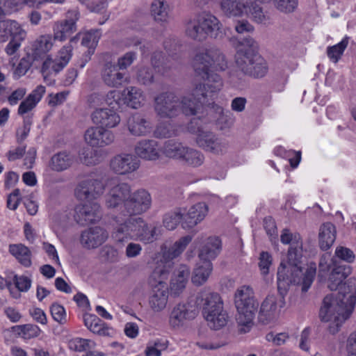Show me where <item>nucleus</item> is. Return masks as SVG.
I'll list each match as a JSON object with an SVG mask.
<instances>
[{
	"instance_id": "38",
	"label": "nucleus",
	"mask_w": 356,
	"mask_h": 356,
	"mask_svg": "<svg viewBox=\"0 0 356 356\" xmlns=\"http://www.w3.org/2000/svg\"><path fill=\"white\" fill-rule=\"evenodd\" d=\"M220 8L227 17H243L245 11L246 3L241 0H220Z\"/></svg>"
},
{
	"instance_id": "35",
	"label": "nucleus",
	"mask_w": 356,
	"mask_h": 356,
	"mask_svg": "<svg viewBox=\"0 0 356 356\" xmlns=\"http://www.w3.org/2000/svg\"><path fill=\"white\" fill-rule=\"evenodd\" d=\"M221 250V241L217 236H211L206 239L199 252V259L204 260L214 259Z\"/></svg>"
},
{
	"instance_id": "60",
	"label": "nucleus",
	"mask_w": 356,
	"mask_h": 356,
	"mask_svg": "<svg viewBox=\"0 0 356 356\" xmlns=\"http://www.w3.org/2000/svg\"><path fill=\"white\" fill-rule=\"evenodd\" d=\"M26 0H0V5H3L5 15L17 12L25 5Z\"/></svg>"
},
{
	"instance_id": "25",
	"label": "nucleus",
	"mask_w": 356,
	"mask_h": 356,
	"mask_svg": "<svg viewBox=\"0 0 356 356\" xmlns=\"http://www.w3.org/2000/svg\"><path fill=\"white\" fill-rule=\"evenodd\" d=\"M126 127L132 136H144L152 132V125L149 120L140 113L129 115L126 121Z\"/></svg>"
},
{
	"instance_id": "26",
	"label": "nucleus",
	"mask_w": 356,
	"mask_h": 356,
	"mask_svg": "<svg viewBox=\"0 0 356 356\" xmlns=\"http://www.w3.org/2000/svg\"><path fill=\"white\" fill-rule=\"evenodd\" d=\"M208 205L203 202H197L190 207L187 213H184V218L181 222V227L185 229H190L200 223L207 216Z\"/></svg>"
},
{
	"instance_id": "6",
	"label": "nucleus",
	"mask_w": 356,
	"mask_h": 356,
	"mask_svg": "<svg viewBox=\"0 0 356 356\" xmlns=\"http://www.w3.org/2000/svg\"><path fill=\"white\" fill-rule=\"evenodd\" d=\"M198 300L203 316L210 328L217 330L227 325L229 315L224 309V303L220 294L204 290L199 293Z\"/></svg>"
},
{
	"instance_id": "51",
	"label": "nucleus",
	"mask_w": 356,
	"mask_h": 356,
	"mask_svg": "<svg viewBox=\"0 0 356 356\" xmlns=\"http://www.w3.org/2000/svg\"><path fill=\"white\" fill-rule=\"evenodd\" d=\"M77 40V35L70 40V42L63 46L57 53L56 60L58 63V65L63 69L70 62L72 56L73 47L72 42Z\"/></svg>"
},
{
	"instance_id": "59",
	"label": "nucleus",
	"mask_w": 356,
	"mask_h": 356,
	"mask_svg": "<svg viewBox=\"0 0 356 356\" xmlns=\"http://www.w3.org/2000/svg\"><path fill=\"white\" fill-rule=\"evenodd\" d=\"M275 7L284 13H292L298 6V0H272Z\"/></svg>"
},
{
	"instance_id": "7",
	"label": "nucleus",
	"mask_w": 356,
	"mask_h": 356,
	"mask_svg": "<svg viewBox=\"0 0 356 356\" xmlns=\"http://www.w3.org/2000/svg\"><path fill=\"white\" fill-rule=\"evenodd\" d=\"M234 303L237 309L236 322L241 333L249 332L258 308L253 289L249 286L237 289L234 295Z\"/></svg>"
},
{
	"instance_id": "1",
	"label": "nucleus",
	"mask_w": 356,
	"mask_h": 356,
	"mask_svg": "<svg viewBox=\"0 0 356 356\" xmlns=\"http://www.w3.org/2000/svg\"><path fill=\"white\" fill-rule=\"evenodd\" d=\"M328 287L330 290H338L335 295L327 296L323 299L320 309V318L323 321L330 322L329 332L337 333L342 324L350 317L356 302V280L349 279L343 281L350 274V268L341 265L330 254H325L319 262V274L329 273Z\"/></svg>"
},
{
	"instance_id": "58",
	"label": "nucleus",
	"mask_w": 356,
	"mask_h": 356,
	"mask_svg": "<svg viewBox=\"0 0 356 356\" xmlns=\"http://www.w3.org/2000/svg\"><path fill=\"white\" fill-rule=\"evenodd\" d=\"M273 264V258L268 252H261L259 257V268L261 274L264 276L270 273V268Z\"/></svg>"
},
{
	"instance_id": "53",
	"label": "nucleus",
	"mask_w": 356,
	"mask_h": 356,
	"mask_svg": "<svg viewBox=\"0 0 356 356\" xmlns=\"http://www.w3.org/2000/svg\"><path fill=\"white\" fill-rule=\"evenodd\" d=\"M58 64L56 59H52L51 57L46 58L41 68V72L44 80H47L49 76L56 74L63 70Z\"/></svg>"
},
{
	"instance_id": "16",
	"label": "nucleus",
	"mask_w": 356,
	"mask_h": 356,
	"mask_svg": "<svg viewBox=\"0 0 356 356\" xmlns=\"http://www.w3.org/2000/svg\"><path fill=\"white\" fill-rule=\"evenodd\" d=\"M106 186L108 191L104 197L105 206L108 209H115L122 203L124 204L131 192L129 184L111 179L106 181Z\"/></svg>"
},
{
	"instance_id": "45",
	"label": "nucleus",
	"mask_w": 356,
	"mask_h": 356,
	"mask_svg": "<svg viewBox=\"0 0 356 356\" xmlns=\"http://www.w3.org/2000/svg\"><path fill=\"white\" fill-rule=\"evenodd\" d=\"M85 325L92 332L99 335H106L108 334V328L104 326V323L95 315L86 314L83 316Z\"/></svg>"
},
{
	"instance_id": "31",
	"label": "nucleus",
	"mask_w": 356,
	"mask_h": 356,
	"mask_svg": "<svg viewBox=\"0 0 356 356\" xmlns=\"http://www.w3.org/2000/svg\"><path fill=\"white\" fill-rule=\"evenodd\" d=\"M134 150L138 157L147 161H155L160 156L159 144L154 140H140L136 143Z\"/></svg>"
},
{
	"instance_id": "57",
	"label": "nucleus",
	"mask_w": 356,
	"mask_h": 356,
	"mask_svg": "<svg viewBox=\"0 0 356 356\" xmlns=\"http://www.w3.org/2000/svg\"><path fill=\"white\" fill-rule=\"evenodd\" d=\"M280 241L283 244H290V246H302L301 237L298 233H291L289 229H284L280 236Z\"/></svg>"
},
{
	"instance_id": "43",
	"label": "nucleus",
	"mask_w": 356,
	"mask_h": 356,
	"mask_svg": "<svg viewBox=\"0 0 356 356\" xmlns=\"http://www.w3.org/2000/svg\"><path fill=\"white\" fill-rule=\"evenodd\" d=\"M187 148L179 142L168 140L164 144L163 152L168 158L181 161Z\"/></svg>"
},
{
	"instance_id": "34",
	"label": "nucleus",
	"mask_w": 356,
	"mask_h": 356,
	"mask_svg": "<svg viewBox=\"0 0 356 356\" xmlns=\"http://www.w3.org/2000/svg\"><path fill=\"white\" fill-rule=\"evenodd\" d=\"M124 103L129 107L137 109L140 108L145 101L143 91L134 86L127 87L122 92Z\"/></svg>"
},
{
	"instance_id": "36",
	"label": "nucleus",
	"mask_w": 356,
	"mask_h": 356,
	"mask_svg": "<svg viewBox=\"0 0 356 356\" xmlns=\"http://www.w3.org/2000/svg\"><path fill=\"white\" fill-rule=\"evenodd\" d=\"M213 270L212 263L209 260L200 259L192 275V282L195 285H202L209 279Z\"/></svg>"
},
{
	"instance_id": "22",
	"label": "nucleus",
	"mask_w": 356,
	"mask_h": 356,
	"mask_svg": "<svg viewBox=\"0 0 356 356\" xmlns=\"http://www.w3.org/2000/svg\"><path fill=\"white\" fill-rule=\"evenodd\" d=\"M108 238V232L104 228L96 226L83 231L80 242L83 248L91 250L102 245Z\"/></svg>"
},
{
	"instance_id": "14",
	"label": "nucleus",
	"mask_w": 356,
	"mask_h": 356,
	"mask_svg": "<svg viewBox=\"0 0 356 356\" xmlns=\"http://www.w3.org/2000/svg\"><path fill=\"white\" fill-rule=\"evenodd\" d=\"M154 111L161 118H172L181 113L179 98L173 92H161L154 99Z\"/></svg>"
},
{
	"instance_id": "30",
	"label": "nucleus",
	"mask_w": 356,
	"mask_h": 356,
	"mask_svg": "<svg viewBox=\"0 0 356 356\" xmlns=\"http://www.w3.org/2000/svg\"><path fill=\"white\" fill-rule=\"evenodd\" d=\"M26 36V31L17 21L12 19L0 21V40L1 41L6 42L10 38L24 40Z\"/></svg>"
},
{
	"instance_id": "10",
	"label": "nucleus",
	"mask_w": 356,
	"mask_h": 356,
	"mask_svg": "<svg viewBox=\"0 0 356 356\" xmlns=\"http://www.w3.org/2000/svg\"><path fill=\"white\" fill-rule=\"evenodd\" d=\"M215 93L211 92V90L205 84L196 85L191 92L179 98L181 112L185 115H197L206 103L207 97H211Z\"/></svg>"
},
{
	"instance_id": "44",
	"label": "nucleus",
	"mask_w": 356,
	"mask_h": 356,
	"mask_svg": "<svg viewBox=\"0 0 356 356\" xmlns=\"http://www.w3.org/2000/svg\"><path fill=\"white\" fill-rule=\"evenodd\" d=\"M9 252L24 266L31 265V251L22 244H13L9 246Z\"/></svg>"
},
{
	"instance_id": "28",
	"label": "nucleus",
	"mask_w": 356,
	"mask_h": 356,
	"mask_svg": "<svg viewBox=\"0 0 356 356\" xmlns=\"http://www.w3.org/2000/svg\"><path fill=\"white\" fill-rule=\"evenodd\" d=\"M45 93V87L38 86L19 104L17 113L23 118H32V111Z\"/></svg>"
},
{
	"instance_id": "27",
	"label": "nucleus",
	"mask_w": 356,
	"mask_h": 356,
	"mask_svg": "<svg viewBox=\"0 0 356 356\" xmlns=\"http://www.w3.org/2000/svg\"><path fill=\"white\" fill-rule=\"evenodd\" d=\"M189 274V268L185 265H181L174 271L169 285V292L171 296L179 297L184 292Z\"/></svg>"
},
{
	"instance_id": "56",
	"label": "nucleus",
	"mask_w": 356,
	"mask_h": 356,
	"mask_svg": "<svg viewBox=\"0 0 356 356\" xmlns=\"http://www.w3.org/2000/svg\"><path fill=\"white\" fill-rule=\"evenodd\" d=\"M105 104L109 106V108L115 110L117 107H120L123 96L122 92L116 90H111L104 95Z\"/></svg>"
},
{
	"instance_id": "19",
	"label": "nucleus",
	"mask_w": 356,
	"mask_h": 356,
	"mask_svg": "<svg viewBox=\"0 0 356 356\" xmlns=\"http://www.w3.org/2000/svg\"><path fill=\"white\" fill-rule=\"evenodd\" d=\"M115 134L104 127L92 126L84 134V141L92 147H105L115 141Z\"/></svg>"
},
{
	"instance_id": "37",
	"label": "nucleus",
	"mask_w": 356,
	"mask_h": 356,
	"mask_svg": "<svg viewBox=\"0 0 356 356\" xmlns=\"http://www.w3.org/2000/svg\"><path fill=\"white\" fill-rule=\"evenodd\" d=\"M336 233L335 226L331 222H325L320 227L318 241L321 250L330 249L336 239Z\"/></svg>"
},
{
	"instance_id": "33",
	"label": "nucleus",
	"mask_w": 356,
	"mask_h": 356,
	"mask_svg": "<svg viewBox=\"0 0 356 356\" xmlns=\"http://www.w3.org/2000/svg\"><path fill=\"white\" fill-rule=\"evenodd\" d=\"M75 161V156L70 152L61 151L54 154L49 166L55 172H63L69 169Z\"/></svg>"
},
{
	"instance_id": "40",
	"label": "nucleus",
	"mask_w": 356,
	"mask_h": 356,
	"mask_svg": "<svg viewBox=\"0 0 356 356\" xmlns=\"http://www.w3.org/2000/svg\"><path fill=\"white\" fill-rule=\"evenodd\" d=\"M159 235V227L155 223L148 224L145 220L136 240L144 244H149L156 241Z\"/></svg>"
},
{
	"instance_id": "39",
	"label": "nucleus",
	"mask_w": 356,
	"mask_h": 356,
	"mask_svg": "<svg viewBox=\"0 0 356 356\" xmlns=\"http://www.w3.org/2000/svg\"><path fill=\"white\" fill-rule=\"evenodd\" d=\"M57 40L54 35H42L33 42L32 49L35 56H41L48 53L53 47L54 42Z\"/></svg>"
},
{
	"instance_id": "8",
	"label": "nucleus",
	"mask_w": 356,
	"mask_h": 356,
	"mask_svg": "<svg viewBox=\"0 0 356 356\" xmlns=\"http://www.w3.org/2000/svg\"><path fill=\"white\" fill-rule=\"evenodd\" d=\"M167 270L154 268L148 279L151 291L148 297V306L154 313L163 312L168 302V291L165 280Z\"/></svg>"
},
{
	"instance_id": "50",
	"label": "nucleus",
	"mask_w": 356,
	"mask_h": 356,
	"mask_svg": "<svg viewBox=\"0 0 356 356\" xmlns=\"http://www.w3.org/2000/svg\"><path fill=\"white\" fill-rule=\"evenodd\" d=\"M12 330L25 339H30L40 335L41 330L35 325L26 324L12 327Z\"/></svg>"
},
{
	"instance_id": "17",
	"label": "nucleus",
	"mask_w": 356,
	"mask_h": 356,
	"mask_svg": "<svg viewBox=\"0 0 356 356\" xmlns=\"http://www.w3.org/2000/svg\"><path fill=\"white\" fill-rule=\"evenodd\" d=\"M280 296H268L263 301L259 311V318L264 323H268L277 319L282 308L285 306L284 296L287 291L282 293L278 289Z\"/></svg>"
},
{
	"instance_id": "15",
	"label": "nucleus",
	"mask_w": 356,
	"mask_h": 356,
	"mask_svg": "<svg viewBox=\"0 0 356 356\" xmlns=\"http://www.w3.org/2000/svg\"><path fill=\"white\" fill-rule=\"evenodd\" d=\"M197 310L190 302H180L173 306L168 317V324L174 330L183 327L188 321L194 319Z\"/></svg>"
},
{
	"instance_id": "52",
	"label": "nucleus",
	"mask_w": 356,
	"mask_h": 356,
	"mask_svg": "<svg viewBox=\"0 0 356 356\" xmlns=\"http://www.w3.org/2000/svg\"><path fill=\"white\" fill-rule=\"evenodd\" d=\"M181 161L192 166H199L204 161V156L199 151L188 147Z\"/></svg>"
},
{
	"instance_id": "5",
	"label": "nucleus",
	"mask_w": 356,
	"mask_h": 356,
	"mask_svg": "<svg viewBox=\"0 0 356 356\" xmlns=\"http://www.w3.org/2000/svg\"><path fill=\"white\" fill-rule=\"evenodd\" d=\"M185 35L196 42H204L208 38L216 39L222 35V25L213 15L203 13L186 22Z\"/></svg>"
},
{
	"instance_id": "46",
	"label": "nucleus",
	"mask_w": 356,
	"mask_h": 356,
	"mask_svg": "<svg viewBox=\"0 0 356 356\" xmlns=\"http://www.w3.org/2000/svg\"><path fill=\"white\" fill-rule=\"evenodd\" d=\"M184 213L180 208H177L172 211L166 213L163 219L164 227L169 229H175L177 225L183 221Z\"/></svg>"
},
{
	"instance_id": "20",
	"label": "nucleus",
	"mask_w": 356,
	"mask_h": 356,
	"mask_svg": "<svg viewBox=\"0 0 356 356\" xmlns=\"http://www.w3.org/2000/svg\"><path fill=\"white\" fill-rule=\"evenodd\" d=\"M140 161L132 154L121 153L113 156L110 161L111 170L118 175H129L136 171Z\"/></svg>"
},
{
	"instance_id": "24",
	"label": "nucleus",
	"mask_w": 356,
	"mask_h": 356,
	"mask_svg": "<svg viewBox=\"0 0 356 356\" xmlns=\"http://www.w3.org/2000/svg\"><path fill=\"white\" fill-rule=\"evenodd\" d=\"M76 219L81 224L95 223L102 218V208L97 202L81 204L76 206Z\"/></svg>"
},
{
	"instance_id": "21",
	"label": "nucleus",
	"mask_w": 356,
	"mask_h": 356,
	"mask_svg": "<svg viewBox=\"0 0 356 356\" xmlns=\"http://www.w3.org/2000/svg\"><path fill=\"white\" fill-rule=\"evenodd\" d=\"M80 14L76 10H69L64 20L57 22L53 27L54 38L63 42L76 31V22Z\"/></svg>"
},
{
	"instance_id": "54",
	"label": "nucleus",
	"mask_w": 356,
	"mask_h": 356,
	"mask_svg": "<svg viewBox=\"0 0 356 356\" xmlns=\"http://www.w3.org/2000/svg\"><path fill=\"white\" fill-rule=\"evenodd\" d=\"M68 346L71 350L83 352L93 348L95 343L90 339L77 337L71 339L68 343Z\"/></svg>"
},
{
	"instance_id": "42",
	"label": "nucleus",
	"mask_w": 356,
	"mask_h": 356,
	"mask_svg": "<svg viewBox=\"0 0 356 356\" xmlns=\"http://www.w3.org/2000/svg\"><path fill=\"white\" fill-rule=\"evenodd\" d=\"M244 15H246L254 22L257 24H265L269 19L268 17L264 13L262 7L254 1L246 2V8Z\"/></svg>"
},
{
	"instance_id": "55",
	"label": "nucleus",
	"mask_w": 356,
	"mask_h": 356,
	"mask_svg": "<svg viewBox=\"0 0 356 356\" xmlns=\"http://www.w3.org/2000/svg\"><path fill=\"white\" fill-rule=\"evenodd\" d=\"M81 162L86 165H95L99 163L96 151L89 148H83L79 153Z\"/></svg>"
},
{
	"instance_id": "61",
	"label": "nucleus",
	"mask_w": 356,
	"mask_h": 356,
	"mask_svg": "<svg viewBox=\"0 0 356 356\" xmlns=\"http://www.w3.org/2000/svg\"><path fill=\"white\" fill-rule=\"evenodd\" d=\"M176 135V131L170 123H160L154 131V136L157 138H170Z\"/></svg>"
},
{
	"instance_id": "29",
	"label": "nucleus",
	"mask_w": 356,
	"mask_h": 356,
	"mask_svg": "<svg viewBox=\"0 0 356 356\" xmlns=\"http://www.w3.org/2000/svg\"><path fill=\"white\" fill-rule=\"evenodd\" d=\"M104 83L110 88H120L124 83L128 82L124 74L119 72L115 64L107 62L104 64L101 72Z\"/></svg>"
},
{
	"instance_id": "3",
	"label": "nucleus",
	"mask_w": 356,
	"mask_h": 356,
	"mask_svg": "<svg viewBox=\"0 0 356 356\" xmlns=\"http://www.w3.org/2000/svg\"><path fill=\"white\" fill-rule=\"evenodd\" d=\"M195 73L204 79V83L211 92H218L222 86L220 76L210 72H223L228 68V60L225 54L216 46L199 49L193 60Z\"/></svg>"
},
{
	"instance_id": "13",
	"label": "nucleus",
	"mask_w": 356,
	"mask_h": 356,
	"mask_svg": "<svg viewBox=\"0 0 356 356\" xmlns=\"http://www.w3.org/2000/svg\"><path fill=\"white\" fill-rule=\"evenodd\" d=\"M152 204L150 193L145 188H139L130 192L124 202V211L128 216L141 215L150 209Z\"/></svg>"
},
{
	"instance_id": "9",
	"label": "nucleus",
	"mask_w": 356,
	"mask_h": 356,
	"mask_svg": "<svg viewBox=\"0 0 356 356\" xmlns=\"http://www.w3.org/2000/svg\"><path fill=\"white\" fill-rule=\"evenodd\" d=\"M191 241L192 237L188 235L176 241L170 248L163 245L161 247V251L155 254L153 257V261L156 265L155 268L166 270L168 275L174 264L173 260L181 254Z\"/></svg>"
},
{
	"instance_id": "47",
	"label": "nucleus",
	"mask_w": 356,
	"mask_h": 356,
	"mask_svg": "<svg viewBox=\"0 0 356 356\" xmlns=\"http://www.w3.org/2000/svg\"><path fill=\"white\" fill-rule=\"evenodd\" d=\"M102 36V32L99 29H92L83 34L81 38V44L88 47V54H92L99 40Z\"/></svg>"
},
{
	"instance_id": "32",
	"label": "nucleus",
	"mask_w": 356,
	"mask_h": 356,
	"mask_svg": "<svg viewBox=\"0 0 356 356\" xmlns=\"http://www.w3.org/2000/svg\"><path fill=\"white\" fill-rule=\"evenodd\" d=\"M150 14L156 22L165 24L170 19L171 8L166 0H153L150 6Z\"/></svg>"
},
{
	"instance_id": "64",
	"label": "nucleus",
	"mask_w": 356,
	"mask_h": 356,
	"mask_svg": "<svg viewBox=\"0 0 356 356\" xmlns=\"http://www.w3.org/2000/svg\"><path fill=\"white\" fill-rule=\"evenodd\" d=\"M334 255L338 259L347 263H353L355 259L354 252L350 249L343 246L336 248Z\"/></svg>"
},
{
	"instance_id": "48",
	"label": "nucleus",
	"mask_w": 356,
	"mask_h": 356,
	"mask_svg": "<svg viewBox=\"0 0 356 356\" xmlns=\"http://www.w3.org/2000/svg\"><path fill=\"white\" fill-rule=\"evenodd\" d=\"M348 42L349 38L346 36L338 44L327 48V56L332 62L337 63L341 59Z\"/></svg>"
},
{
	"instance_id": "49",
	"label": "nucleus",
	"mask_w": 356,
	"mask_h": 356,
	"mask_svg": "<svg viewBox=\"0 0 356 356\" xmlns=\"http://www.w3.org/2000/svg\"><path fill=\"white\" fill-rule=\"evenodd\" d=\"M168 341L164 339H156L149 341L145 350V356H161V353L167 349Z\"/></svg>"
},
{
	"instance_id": "4",
	"label": "nucleus",
	"mask_w": 356,
	"mask_h": 356,
	"mask_svg": "<svg viewBox=\"0 0 356 356\" xmlns=\"http://www.w3.org/2000/svg\"><path fill=\"white\" fill-rule=\"evenodd\" d=\"M258 44L251 37L244 38L236 47L235 62L245 76L261 79L268 72L267 61L257 53Z\"/></svg>"
},
{
	"instance_id": "2",
	"label": "nucleus",
	"mask_w": 356,
	"mask_h": 356,
	"mask_svg": "<svg viewBox=\"0 0 356 356\" xmlns=\"http://www.w3.org/2000/svg\"><path fill=\"white\" fill-rule=\"evenodd\" d=\"M302 246H290L286 259L277 269V289L284 293L291 284H301L302 291H307L316 275L315 265H310L303 273L300 266Z\"/></svg>"
},
{
	"instance_id": "41",
	"label": "nucleus",
	"mask_w": 356,
	"mask_h": 356,
	"mask_svg": "<svg viewBox=\"0 0 356 356\" xmlns=\"http://www.w3.org/2000/svg\"><path fill=\"white\" fill-rule=\"evenodd\" d=\"M152 66L158 72L165 74L169 70L175 67V62L172 57H165L161 51H155L151 58Z\"/></svg>"
},
{
	"instance_id": "63",
	"label": "nucleus",
	"mask_w": 356,
	"mask_h": 356,
	"mask_svg": "<svg viewBox=\"0 0 356 356\" xmlns=\"http://www.w3.org/2000/svg\"><path fill=\"white\" fill-rule=\"evenodd\" d=\"M101 255L107 261L112 263L118 261L120 258L118 250L113 246L108 245H104L101 249Z\"/></svg>"
},
{
	"instance_id": "23",
	"label": "nucleus",
	"mask_w": 356,
	"mask_h": 356,
	"mask_svg": "<svg viewBox=\"0 0 356 356\" xmlns=\"http://www.w3.org/2000/svg\"><path fill=\"white\" fill-rule=\"evenodd\" d=\"M90 118L93 124L107 129L116 127L121 122L120 115L115 110L108 108L95 109L90 115Z\"/></svg>"
},
{
	"instance_id": "11",
	"label": "nucleus",
	"mask_w": 356,
	"mask_h": 356,
	"mask_svg": "<svg viewBox=\"0 0 356 356\" xmlns=\"http://www.w3.org/2000/svg\"><path fill=\"white\" fill-rule=\"evenodd\" d=\"M122 216L119 214L114 218L117 226L112 233V237L118 242L131 239L136 240L145 220L134 216H129L124 219Z\"/></svg>"
},
{
	"instance_id": "62",
	"label": "nucleus",
	"mask_w": 356,
	"mask_h": 356,
	"mask_svg": "<svg viewBox=\"0 0 356 356\" xmlns=\"http://www.w3.org/2000/svg\"><path fill=\"white\" fill-rule=\"evenodd\" d=\"M32 125L31 118H24L23 124L16 131V140L18 143H22L29 136Z\"/></svg>"
},
{
	"instance_id": "12",
	"label": "nucleus",
	"mask_w": 356,
	"mask_h": 356,
	"mask_svg": "<svg viewBox=\"0 0 356 356\" xmlns=\"http://www.w3.org/2000/svg\"><path fill=\"white\" fill-rule=\"evenodd\" d=\"M106 181L103 179L85 178L77 184L74 195L80 201H92L102 197L105 191Z\"/></svg>"
},
{
	"instance_id": "18",
	"label": "nucleus",
	"mask_w": 356,
	"mask_h": 356,
	"mask_svg": "<svg viewBox=\"0 0 356 356\" xmlns=\"http://www.w3.org/2000/svg\"><path fill=\"white\" fill-rule=\"evenodd\" d=\"M188 129L191 132L197 134V143L204 150L219 154L226 149V143L216 137L213 133L204 131L200 127L194 128L192 125L188 126Z\"/></svg>"
}]
</instances>
